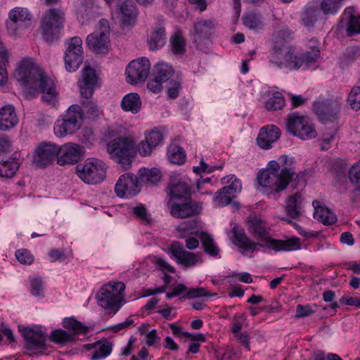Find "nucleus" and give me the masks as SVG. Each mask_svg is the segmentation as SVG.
I'll return each mask as SVG.
<instances>
[{
	"label": "nucleus",
	"instance_id": "nucleus-56",
	"mask_svg": "<svg viewBox=\"0 0 360 360\" xmlns=\"http://www.w3.org/2000/svg\"><path fill=\"white\" fill-rule=\"evenodd\" d=\"M67 49L66 51H70L72 53H83L82 48V40L79 37H72L68 41H67Z\"/></svg>",
	"mask_w": 360,
	"mask_h": 360
},
{
	"label": "nucleus",
	"instance_id": "nucleus-25",
	"mask_svg": "<svg viewBox=\"0 0 360 360\" xmlns=\"http://www.w3.org/2000/svg\"><path fill=\"white\" fill-rule=\"evenodd\" d=\"M281 136L279 128L275 125L263 127L257 136V143L262 149H269Z\"/></svg>",
	"mask_w": 360,
	"mask_h": 360
},
{
	"label": "nucleus",
	"instance_id": "nucleus-44",
	"mask_svg": "<svg viewBox=\"0 0 360 360\" xmlns=\"http://www.w3.org/2000/svg\"><path fill=\"white\" fill-rule=\"evenodd\" d=\"M197 224L195 221H184L176 228V236L179 238H186L188 235L195 232Z\"/></svg>",
	"mask_w": 360,
	"mask_h": 360
},
{
	"label": "nucleus",
	"instance_id": "nucleus-5",
	"mask_svg": "<svg viewBox=\"0 0 360 360\" xmlns=\"http://www.w3.org/2000/svg\"><path fill=\"white\" fill-rule=\"evenodd\" d=\"M98 82V77L94 69L85 66L82 69V80L79 83L80 93L82 97L86 98L81 102L80 106L86 116L90 119L99 117L103 115L102 109L98 106L96 103L89 100L93 95L96 84Z\"/></svg>",
	"mask_w": 360,
	"mask_h": 360
},
{
	"label": "nucleus",
	"instance_id": "nucleus-20",
	"mask_svg": "<svg viewBox=\"0 0 360 360\" xmlns=\"http://www.w3.org/2000/svg\"><path fill=\"white\" fill-rule=\"evenodd\" d=\"M59 153L58 146L53 143H41L35 150L33 162L39 167L51 165Z\"/></svg>",
	"mask_w": 360,
	"mask_h": 360
},
{
	"label": "nucleus",
	"instance_id": "nucleus-54",
	"mask_svg": "<svg viewBox=\"0 0 360 360\" xmlns=\"http://www.w3.org/2000/svg\"><path fill=\"white\" fill-rule=\"evenodd\" d=\"M15 257L22 264H31L34 262V256L27 249H20L15 252Z\"/></svg>",
	"mask_w": 360,
	"mask_h": 360
},
{
	"label": "nucleus",
	"instance_id": "nucleus-22",
	"mask_svg": "<svg viewBox=\"0 0 360 360\" xmlns=\"http://www.w3.org/2000/svg\"><path fill=\"white\" fill-rule=\"evenodd\" d=\"M84 148L78 144L68 143L59 147L57 162L60 165H74L82 156Z\"/></svg>",
	"mask_w": 360,
	"mask_h": 360
},
{
	"label": "nucleus",
	"instance_id": "nucleus-37",
	"mask_svg": "<svg viewBox=\"0 0 360 360\" xmlns=\"http://www.w3.org/2000/svg\"><path fill=\"white\" fill-rule=\"evenodd\" d=\"M20 162L15 158H10L0 162V176L4 178L13 177L19 168Z\"/></svg>",
	"mask_w": 360,
	"mask_h": 360
},
{
	"label": "nucleus",
	"instance_id": "nucleus-49",
	"mask_svg": "<svg viewBox=\"0 0 360 360\" xmlns=\"http://www.w3.org/2000/svg\"><path fill=\"white\" fill-rule=\"evenodd\" d=\"M222 188L218 191L214 200L215 207H224L229 205L235 197L232 193Z\"/></svg>",
	"mask_w": 360,
	"mask_h": 360
},
{
	"label": "nucleus",
	"instance_id": "nucleus-16",
	"mask_svg": "<svg viewBox=\"0 0 360 360\" xmlns=\"http://www.w3.org/2000/svg\"><path fill=\"white\" fill-rule=\"evenodd\" d=\"M150 70V63L146 57H141L131 61L127 68V81L134 84L145 82Z\"/></svg>",
	"mask_w": 360,
	"mask_h": 360
},
{
	"label": "nucleus",
	"instance_id": "nucleus-42",
	"mask_svg": "<svg viewBox=\"0 0 360 360\" xmlns=\"http://www.w3.org/2000/svg\"><path fill=\"white\" fill-rule=\"evenodd\" d=\"M174 72L173 68L168 63L160 62L155 66L154 76L162 82L168 81Z\"/></svg>",
	"mask_w": 360,
	"mask_h": 360
},
{
	"label": "nucleus",
	"instance_id": "nucleus-60",
	"mask_svg": "<svg viewBox=\"0 0 360 360\" xmlns=\"http://www.w3.org/2000/svg\"><path fill=\"white\" fill-rule=\"evenodd\" d=\"M153 263L155 265L156 268L161 270L162 271L166 273H174L175 269L171 266L167 261L160 258V257H154Z\"/></svg>",
	"mask_w": 360,
	"mask_h": 360
},
{
	"label": "nucleus",
	"instance_id": "nucleus-30",
	"mask_svg": "<svg viewBox=\"0 0 360 360\" xmlns=\"http://www.w3.org/2000/svg\"><path fill=\"white\" fill-rule=\"evenodd\" d=\"M342 20L347 25L346 31L348 36L360 34V15L353 8L345 9Z\"/></svg>",
	"mask_w": 360,
	"mask_h": 360
},
{
	"label": "nucleus",
	"instance_id": "nucleus-3",
	"mask_svg": "<svg viewBox=\"0 0 360 360\" xmlns=\"http://www.w3.org/2000/svg\"><path fill=\"white\" fill-rule=\"evenodd\" d=\"M320 55L318 47L314 46L311 51L299 55L295 54L294 49L284 47L272 49L269 56L271 65L281 69L285 68L289 71L297 70L300 68L306 70L316 64Z\"/></svg>",
	"mask_w": 360,
	"mask_h": 360
},
{
	"label": "nucleus",
	"instance_id": "nucleus-48",
	"mask_svg": "<svg viewBox=\"0 0 360 360\" xmlns=\"http://www.w3.org/2000/svg\"><path fill=\"white\" fill-rule=\"evenodd\" d=\"M243 22L247 27L253 30H259L263 26L261 16L254 13L247 14L243 18Z\"/></svg>",
	"mask_w": 360,
	"mask_h": 360
},
{
	"label": "nucleus",
	"instance_id": "nucleus-64",
	"mask_svg": "<svg viewBox=\"0 0 360 360\" xmlns=\"http://www.w3.org/2000/svg\"><path fill=\"white\" fill-rule=\"evenodd\" d=\"M162 83L163 82L162 81L155 77L154 79H150L148 82L147 88L151 92L157 94L160 92V91L162 89Z\"/></svg>",
	"mask_w": 360,
	"mask_h": 360
},
{
	"label": "nucleus",
	"instance_id": "nucleus-9",
	"mask_svg": "<svg viewBox=\"0 0 360 360\" xmlns=\"http://www.w3.org/2000/svg\"><path fill=\"white\" fill-rule=\"evenodd\" d=\"M84 115L80 105L73 104L67 110L65 117L57 120L54 125V133L58 137L72 134L82 125Z\"/></svg>",
	"mask_w": 360,
	"mask_h": 360
},
{
	"label": "nucleus",
	"instance_id": "nucleus-53",
	"mask_svg": "<svg viewBox=\"0 0 360 360\" xmlns=\"http://www.w3.org/2000/svg\"><path fill=\"white\" fill-rule=\"evenodd\" d=\"M348 102L351 105L352 108L358 110L360 109V87L356 86L354 87L349 96H348Z\"/></svg>",
	"mask_w": 360,
	"mask_h": 360
},
{
	"label": "nucleus",
	"instance_id": "nucleus-21",
	"mask_svg": "<svg viewBox=\"0 0 360 360\" xmlns=\"http://www.w3.org/2000/svg\"><path fill=\"white\" fill-rule=\"evenodd\" d=\"M166 191L169 197L168 202H174L190 198V186L177 175L171 176Z\"/></svg>",
	"mask_w": 360,
	"mask_h": 360
},
{
	"label": "nucleus",
	"instance_id": "nucleus-27",
	"mask_svg": "<svg viewBox=\"0 0 360 360\" xmlns=\"http://www.w3.org/2000/svg\"><path fill=\"white\" fill-rule=\"evenodd\" d=\"M18 123L15 108L11 104L0 108V130L5 131L15 127Z\"/></svg>",
	"mask_w": 360,
	"mask_h": 360
},
{
	"label": "nucleus",
	"instance_id": "nucleus-34",
	"mask_svg": "<svg viewBox=\"0 0 360 360\" xmlns=\"http://www.w3.org/2000/svg\"><path fill=\"white\" fill-rule=\"evenodd\" d=\"M140 182L146 186H153L161 180V172L156 168H141L139 171Z\"/></svg>",
	"mask_w": 360,
	"mask_h": 360
},
{
	"label": "nucleus",
	"instance_id": "nucleus-36",
	"mask_svg": "<svg viewBox=\"0 0 360 360\" xmlns=\"http://www.w3.org/2000/svg\"><path fill=\"white\" fill-rule=\"evenodd\" d=\"M302 197L298 193L290 196L286 200V212L289 217L297 218L302 209Z\"/></svg>",
	"mask_w": 360,
	"mask_h": 360
},
{
	"label": "nucleus",
	"instance_id": "nucleus-46",
	"mask_svg": "<svg viewBox=\"0 0 360 360\" xmlns=\"http://www.w3.org/2000/svg\"><path fill=\"white\" fill-rule=\"evenodd\" d=\"M50 339L53 342L62 345L75 341L73 340V335L62 329L53 330L51 334Z\"/></svg>",
	"mask_w": 360,
	"mask_h": 360
},
{
	"label": "nucleus",
	"instance_id": "nucleus-24",
	"mask_svg": "<svg viewBox=\"0 0 360 360\" xmlns=\"http://www.w3.org/2000/svg\"><path fill=\"white\" fill-rule=\"evenodd\" d=\"M216 26L215 21L211 19L197 20L194 23L195 43L200 46L204 41H209Z\"/></svg>",
	"mask_w": 360,
	"mask_h": 360
},
{
	"label": "nucleus",
	"instance_id": "nucleus-47",
	"mask_svg": "<svg viewBox=\"0 0 360 360\" xmlns=\"http://www.w3.org/2000/svg\"><path fill=\"white\" fill-rule=\"evenodd\" d=\"M224 183L228 185L223 187L224 190L228 191L229 193L236 195L237 193L240 192L242 189L241 181L236 177L235 175H229L223 179Z\"/></svg>",
	"mask_w": 360,
	"mask_h": 360
},
{
	"label": "nucleus",
	"instance_id": "nucleus-62",
	"mask_svg": "<svg viewBox=\"0 0 360 360\" xmlns=\"http://www.w3.org/2000/svg\"><path fill=\"white\" fill-rule=\"evenodd\" d=\"M188 298H196L200 297H211L212 294L205 288H191L186 293Z\"/></svg>",
	"mask_w": 360,
	"mask_h": 360
},
{
	"label": "nucleus",
	"instance_id": "nucleus-55",
	"mask_svg": "<svg viewBox=\"0 0 360 360\" xmlns=\"http://www.w3.org/2000/svg\"><path fill=\"white\" fill-rule=\"evenodd\" d=\"M246 321L245 314H236L233 317L232 322L230 324L231 332L236 335L241 330L244 323Z\"/></svg>",
	"mask_w": 360,
	"mask_h": 360
},
{
	"label": "nucleus",
	"instance_id": "nucleus-63",
	"mask_svg": "<svg viewBox=\"0 0 360 360\" xmlns=\"http://www.w3.org/2000/svg\"><path fill=\"white\" fill-rule=\"evenodd\" d=\"M315 312L314 310L309 304L302 305L298 304L296 308V318H303L309 316Z\"/></svg>",
	"mask_w": 360,
	"mask_h": 360
},
{
	"label": "nucleus",
	"instance_id": "nucleus-41",
	"mask_svg": "<svg viewBox=\"0 0 360 360\" xmlns=\"http://www.w3.org/2000/svg\"><path fill=\"white\" fill-rule=\"evenodd\" d=\"M167 158L175 165H181L186 160V153L183 148L176 144H171L167 148Z\"/></svg>",
	"mask_w": 360,
	"mask_h": 360
},
{
	"label": "nucleus",
	"instance_id": "nucleus-12",
	"mask_svg": "<svg viewBox=\"0 0 360 360\" xmlns=\"http://www.w3.org/2000/svg\"><path fill=\"white\" fill-rule=\"evenodd\" d=\"M286 128L288 132L302 140L312 139L317 136L314 126L309 119L295 113L288 117Z\"/></svg>",
	"mask_w": 360,
	"mask_h": 360
},
{
	"label": "nucleus",
	"instance_id": "nucleus-61",
	"mask_svg": "<svg viewBox=\"0 0 360 360\" xmlns=\"http://www.w3.org/2000/svg\"><path fill=\"white\" fill-rule=\"evenodd\" d=\"M181 89V84L179 80H172L170 82V86L167 89V96L170 98H176Z\"/></svg>",
	"mask_w": 360,
	"mask_h": 360
},
{
	"label": "nucleus",
	"instance_id": "nucleus-13",
	"mask_svg": "<svg viewBox=\"0 0 360 360\" xmlns=\"http://www.w3.org/2000/svg\"><path fill=\"white\" fill-rule=\"evenodd\" d=\"M33 21V15L27 8L15 7L8 12L6 21L8 32L15 36L18 31L28 28Z\"/></svg>",
	"mask_w": 360,
	"mask_h": 360
},
{
	"label": "nucleus",
	"instance_id": "nucleus-57",
	"mask_svg": "<svg viewBox=\"0 0 360 360\" xmlns=\"http://www.w3.org/2000/svg\"><path fill=\"white\" fill-rule=\"evenodd\" d=\"M154 149L155 148L144 139L136 146V153L138 152L141 156L146 157L150 155Z\"/></svg>",
	"mask_w": 360,
	"mask_h": 360
},
{
	"label": "nucleus",
	"instance_id": "nucleus-6",
	"mask_svg": "<svg viewBox=\"0 0 360 360\" xmlns=\"http://www.w3.org/2000/svg\"><path fill=\"white\" fill-rule=\"evenodd\" d=\"M125 285L122 282H110L104 285L96 295L98 304L108 314H116L124 303Z\"/></svg>",
	"mask_w": 360,
	"mask_h": 360
},
{
	"label": "nucleus",
	"instance_id": "nucleus-43",
	"mask_svg": "<svg viewBox=\"0 0 360 360\" xmlns=\"http://www.w3.org/2000/svg\"><path fill=\"white\" fill-rule=\"evenodd\" d=\"M200 238L206 253L212 257H215L219 254V249L210 234L202 232L200 234Z\"/></svg>",
	"mask_w": 360,
	"mask_h": 360
},
{
	"label": "nucleus",
	"instance_id": "nucleus-15",
	"mask_svg": "<svg viewBox=\"0 0 360 360\" xmlns=\"http://www.w3.org/2000/svg\"><path fill=\"white\" fill-rule=\"evenodd\" d=\"M169 251L174 257L176 262L184 268L193 267L203 262L201 252H188L178 241H174L170 245Z\"/></svg>",
	"mask_w": 360,
	"mask_h": 360
},
{
	"label": "nucleus",
	"instance_id": "nucleus-50",
	"mask_svg": "<svg viewBox=\"0 0 360 360\" xmlns=\"http://www.w3.org/2000/svg\"><path fill=\"white\" fill-rule=\"evenodd\" d=\"M145 139L155 148L159 144L162 143L163 134L161 131L157 128H154L149 132L145 134Z\"/></svg>",
	"mask_w": 360,
	"mask_h": 360
},
{
	"label": "nucleus",
	"instance_id": "nucleus-8",
	"mask_svg": "<svg viewBox=\"0 0 360 360\" xmlns=\"http://www.w3.org/2000/svg\"><path fill=\"white\" fill-rule=\"evenodd\" d=\"M110 27L108 20L101 19L98 24V30L87 35V48L96 54H107L111 50L110 39Z\"/></svg>",
	"mask_w": 360,
	"mask_h": 360
},
{
	"label": "nucleus",
	"instance_id": "nucleus-23",
	"mask_svg": "<svg viewBox=\"0 0 360 360\" xmlns=\"http://www.w3.org/2000/svg\"><path fill=\"white\" fill-rule=\"evenodd\" d=\"M117 13L122 27H132L136 24L139 10L132 0H126L119 6Z\"/></svg>",
	"mask_w": 360,
	"mask_h": 360
},
{
	"label": "nucleus",
	"instance_id": "nucleus-2",
	"mask_svg": "<svg viewBox=\"0 0 360 360\" xmlns=\"http://www.w3.org/2000/svg\"><path fill=\"white\" fill-rule=\"evenodd\" d=\"M297 177L294 167H284L279 172L277 162L271 160L266 169L258 172L257 179L262 192L276 198L279 192L285 190L289 183Z\"/></svg>",
	"mask_w": 360,
	"mask_h": 360
},
{
	"label": "nucleus",
	"instance_id": "nucleus-39",
	"mask_svg": "<svg viewBox=\"0 0 360 360\" xmlns=\"http://www.w3.org/2000/svg\"><path fill=\"white\" fill-rule=\"evenodd\" d=\"M83 53H72L70 51L65 52V67L67 71L75 72L83 62Z\"/></svg>",
	"mask_w": 360,
	"mask_h": 360
},
{
	"label": "nucleus",
	"instance_id": "nucleus-10",
	"mask_svg": "<svg viewBox=\"0 0 360 360\" xmlns=\"http://www.w3.org/2000/svg\"><path fill=\"white\" fill-rule=\"evenodd\" d=\"M106 168V165L102 160L88 158L84 164L77 165L76 173L85 184H96L105 179Z\"/></svg>",
	"mask_w": 360,
	"mask_h": 360
},
{
	"label": "nucleus",
	"instance_id": "nucleus-11",
	"mask_svg": "<svg viewBox=\"0 0 360 360\" xmlns=\"http://www.w3.org/2000/svg\"><path fill=\"white\" fill-rule=\"evenodd\" d=\"M65 13L60 8L47 10L40 22V31L43 37L47 41H52L57 37L60 31L63 28Z\"/></svg>",
	"mask_w": 360,
	"mask_h": 360
},
{
	"label": "nucleus",
	"instance_id": "nucleus-33",
	"mask_svg": "<svg viewBox=\"0 0 360 360\" xmlns=\"http://www.w3.org/2000/svg\"><path fill=\"white\" fill-rule=\"evenodd\" d=\"M149 49L155 51L162 48L166 44L165 29L159 26L154 29L148 40Z\"/></svg>",
	"mask_w": 360,
	"mask_h": 360
},
{
	"label": "nucleus",
	"instance_id": "nucleus-38",
	"mask_svg": "<svg viewBox=\"0 0 360 360\" xmlns=\"http://www.w3.org/2000/svg\"><path fill=\"white\" fill-rule=\"evenodd\" d=\"M63 327L68 330L71 335H73V340H75V336L80 334H86L89 328L77 321L75 318H65L63 322Z\"/></svg>",
	"mask_w": 360,
	"mask_h": 360
},
{
	"label": "nucleus",
	"instance_id": "nucleus-31",
	"mask_svg": "<svg viewBox=\"0 0 360 360\" xmlns=\"http://www.w3.org/2000/svg\"><path fill=\"white\" fill-rule=\"evenodd\" d=\"M314 208V217L324 225H331L337 221V217L335 213L329 208L324 207L319 200L313 202Z\"/></svg>",
	"mask_w": 360,
	"mask_h": 360
},
{
	"label": "nucleus",
	"instance_id": "nucleus-14",
	"mask_svg": "<svg viewBox=\"0 0 360 360\" xmlns=\"http://www.w3.org/2000/svg\"><path fill=\"white\" fill-rule=\"evenodd\" d=\"M314 110L319 119L324 123L338 119L341 108L340 98H328L314 103Z\"/></svg>",
	"mask_w": 360,
	"mask_h": 360
},
{
	"label": "nucleus",
	"instance_id": "nucleus-19",
	"mask_svg": "<svg viewBox=\"0 0 360 360\" xmlns=\"http://www.w3.org/2000/svg\"><path fill=\"white\" fill-rule=\"evenodd\" d=\"M22 337L30 349H43L46 348L47 335L42 331L41 326L33 328L19 326Z\"/></svg>",
	"mask_w": 360,
	"mask_h": 360
},
{
	"label": "nucleus",
	"instance_id": "nucleus-28",
	"mask_svg": "<svg viewBox=\"0 0 360 360\" xmlns=\"http://www.w3.org/2000/svg\"><path fill=\"white\" fill-rule=\"evenodd\" d=\"M301 19L302 25L307 30H311L317 22L325 20V16L318 7L307 5L302 11Z\"/></svg>",
	"mask_w": 360,
	"mask_h": 360
},
{
	"label": "nucleus",
	"instance_id": "nucleus-26",
	"mask_svg": "<svg viewBox=\"0 0 360 360\" xmlns=\"http://www.w3.org/2000/svg\"><path fill=\"white\" fill-rule=\"evenodd\" d=\"M233 237L232 242L240 248L243 249V254L248 255V252H254L256 250L257 243L252 241L245 234L244 230L238 226H234L231 231Z\"/></svg>",
	"mask_w": 360,
	"mask_h": 360
},
{
	"label": "nucleus",
	"instance_id": "nucleus-1",
	"mask_svg": "<svg viewBox=\"0 0 360 360\" xmlns=\"http://www.w3.org/2000/svg\"><path fill=\"white\" fill-rule=\"evenodd\" d=\"M15 78L31 94H42V100L49 105H56L58 93L53 79L44 75L43 71L29 58L23 59L14 72Z\"/></svg>",
	"mask_w": 360,
	"mask_h": 360
},
{
	"label": "nucleus",
	"instance_id": "nucleus-59",
	"mask_svg": "<svg viewBox=\"0 0 360 360\" xmlns=\"http://www.w3.org/2000/svg\"><path fill=\"white\" fill-rule=\"evenodd\" d=\"M349 176L352 184L360 191V163L354 165L349 170Z\"/></svg>",
	"mask_w": 360,
	"mask_h": 360
},
{
	"label": "nucleus",
	"instance_id": "nucleus-35",
	"mask_svg": "<svg viewBox=\"0 0 360 360\" xmlns=\"http://www.w3.org/2000/svg\"><path fill=\"white\" fill-rule=\"evenodd\" d=\"M186 39L182 32L176 30L169 38V47L171 51L176 55L184 54L186 51Z\"/></svg>",
	"mask_w": 360,
	"mask_h": 360
},
{
	"label": "nucleus",
	"instance_id": "nucleus-17",
	"mask_svg": "<svg viewBox=\"0 0 360 360\" xmlns=\"http://www.w3.org/2000/svg\"><path fill=\"white\" fill-rule=\"evenodd\" d=\"M141 191V182L136 175L127 172L122 174L115 187V191L120 198H131Z\"/></svg>",
	"mask_w": 360,
	"mask_h": 360
},
{
	"label": "nucleus",
	"instance_id": "nucleus-58",
	"mask_svg": "<svg viewBox=\"0 0 360 360\" xmlns=\"http://www.w3.org/2000/svg\"><path fill=\"white\" fill-rule=\"evenodd\" d=\"M31 293L34 296H41L43 293L42 280L39 277L30 278Z\"/></svg>",
	"mask_w": 360,
	"mask_h": 360
},
{
	"label": "nucleus",
	"instance_id": "nucleus-51",
	"mask_svg": "<svg viewBox=\"0 0 360 360\" xmlns=\"http://www.w3.org/2000/svg\"><path fill=\"white\" fill-rule=\"evenodd\" d=\"M132 213L142 223L145 224H150V215L148 213L146 208L143 205H140L133 207Z\"/></svg>",
	"mask_w": 360,
	"mask_h": 360
},
{
	"label": "nucleus",
	"instance_id": "nucleus-4",
	"mask_svg": "<svg viewBox=\"0 0 360 360\" xmlns=\"http://www.w3.org/2000/svg\"><path fill=\"white\" fill-rule=\"evenodd\" d=\"M247 229L249 233L255 239L264 241L265 243H257V246L269 248L278 251H293L300 249V240L297 238L286 240L274 239L271 235V229L266 221L259 217H250L247 221Z\"/></svg>",
	"mask_w": 360,
	"mask_h": 360
},
{
	"label": "nucleus",
	"instance_id": "nucleus-40",
	"mask_svg": "<svg viewBox=\"0 0 360 360\" xmlns=\"http://www.w3.org/2000/svg\"><path fill=\"white\" fill-rule=\"evenodd\" d=\"M290 33L287 27H283L275 31L271 38L272 49L290 47V46L286 44V41L290 38Z\"/></svg>",
	"mask_w": 360,
	"mask_h": 360
},
{
	"label": "nucleus",
	"instance_id": "nucleus-45",
	"mask_svg": "<svg viewBox=\"0 0 360 360\" xmlns=\"http://www.w3.org/2000/svg\"><path fill=\"white\" fill-rule=\"evenodd\" d=\"M285 105V99L280 92H274L273 95L266 101L265 108L268 110H281Z\"/></svg>",
	"mask_w": 360,
	"mask_h": 360
},
{
	"label": "nucleus",
	"instance_id": "nucleus-52",
	"mask_svg": "<svg viewBox=\"0 0 360 360\" xmlns=\"http://www.w3.org/2000/svg\"><path fill=\"white\" fill-rule=\"evenodd\" d=\"M360 56V48L358 46L348 47L343 55L342 62L346 64H350L356 60Z\"/></svg>",
	"mask_w": 360,
	"mask_h": 360
},
{
	"label": "nucleus",
	"instance_id": "nucleus-32",
	"mask_svg": "<svg viewBox=\"0 0 360 360\" xmlns=\"http://www.w3.org/2000/svg\"><path fill=\"white\" fill-rule=\"evenodd\" d=\"M121 108L125 112L138 113L141 108V101L139 94L136 93L126 94L122 99Z\"/></svg>",
	"mask_w": 360,
	"mask_h": 360
},
{
	"label": "nucleus",
	"instance_id": "nucleus-18",
	"mask_svg": "<svg viewBox=\"0 0 360 360\" xmlns=\"http://www.w3.org/2000/svg\"><path fill=\"white\" fill-rule=\"evenodd\" d=\"M167 206L171 215L179 219L195 216L198 214L201 210L200 205L193 202L190 198L174 202H167Z\"/></svg>",
	"mask_w": 360,
	"mask_h": 360
},
{
	"label": "nucleus",
	"instance_id": "nucleus-29",
	"mask_svg": "<svg viewBox=\"0 0 360 360\" xmlns=\"http://www.w3.org/2000/svg\"><path fill=\"white\" fill-rule=\"evenodd\" d=\"M88 349H92L91 359L101 360L110 354L112 350V344L107 339L103 338L93 344L86 346Z\"/></svg>",
	"mask_w": 360,
	"mask_h": 360
},
{
	"label": "nucleus",
	"instance_id": "nucleus-7",
	"mask_svg": "<svg viewBox=\"0 0 360 360\" xmlns=\"http://www.w3.org/2000/svg\"><path fill=\"white\" fill-rule=\"evenodd\" d=\"M107 151L112 160L127 169L136 155L135 141L131 136L115 137L108 143Z\"/></svg>",
	"mask_w": 360,
	"mask_h": 360
}]
</instances>
